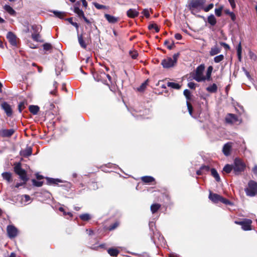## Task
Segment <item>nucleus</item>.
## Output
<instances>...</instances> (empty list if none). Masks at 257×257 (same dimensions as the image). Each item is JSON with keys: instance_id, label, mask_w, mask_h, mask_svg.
Masks as SVG:
<instances>
[{"instance_id": "f257e3e1", "label": "nucleus", "mask_w": 257, "mask_h": 257, "mask_svg": "<svg viewBox=\"0 0 257 257\" xmlns=\"http://www.w3.org/2000/svg\"><path fill=\"white\" fill-rule=\"evenodd\" d=\"M179 55V53H177L173 55V58L167 57L164 59L161 62V65L164 68H169L174 67L177 63Z\"/></svg>"}, {"instance_id": "f03ea898", "label": "nucleus", "mask_w": 257, "mask_h": 257, "mask_svg": "<svg viewBox=\"0 0 257 257\" xmlns=\"http://www.w3.org/2000/svg\"><path fill=\"white\" fill-rule=\"evenodd\" d=\"M205 66L201 64L196 69L193 78L197 82H201L206 80L205 76L203 75Z\"/></svg>"}, {"instance_id": "7ed1b4c3", "label": "nucleus", "mask_w": 257, "mask_h": 257, "mask_svg": "<svg viewBox=\"0 0 257 257\" xmlns=\"http://www.w3.org/2000/svg\"><path fill=\"white\" fill-rule=\"evenodd\" d=\"M14 171L19 176L21 180L24 182H27L29 179L27 177L26 172L22 168L21 164L20 163L15 164Z\"/></svg>"}, {"instance_id": "20e7f679", "label": "nucleus", "mask_w": 257, "mask_h": 257, "mask_svg": "<svg viewBox=\"0 0 257 257\" xmlns=\"http://www.w3.org/2000/svg\"><path fill=\"white\" fill-rule=\"evenodd\" d=\"M245 192L248 196L253 197L257 194V183L250 180L248 183V187L245 189Z\"/></svg>"}, {"instance_id": "39448f33", "label": "nucleus", "mask_w": 257, "mask_h": 257, "mask_svg": "<svg viewBox=\"0 0 257 257\" xmlns=\"http://www.w3.org/2000/svg\"><path fill=\"white\" fill-rule=\"evenodd\" d=\"M205 0H191L188 4V8L193 11L195 9L202 10Z\"/></svg>"}, {"instance_id": "423d86ee", "label": "nucleus", "mask_w": 257, "mask_h": 257, "mask_svg": "<svg viewBox=\"0 0 257 257\" xmlns=\"http://www.w3.org/2000/svg\"><path fill=\"white\" fill-rule=\"evenodd\" d=\"M235 223L241 226L242 229L244 230H251V224L252 221L249 219H244L242 221H235Z\"/></svg>"}, {"instance_id": "0eeeda50", "label": "nucleus", "mask_w": 257, "mask_h": 257, "mask_svg": "<svg viewBox=\"0 0 257 257\" xmlns=\"http://www.w3.org/2000/svg\"><path fill=\"white\" fill-rule=\"evenodd\" d=\"M233 168L235 174H237L244 170L245 165L240 159L236 158L234 160Z\"/></svg>"}, {"instance_id": "6e6552de", "label": "nucleus", "mask_w": 257, "mask_h": 257, "mask_svg": "<svg viewBox=\"0 0 257 257\" xmlns=\"http://www.w3.org/2000/svg\"><path fill=\"white\" fill-rule=\"evenodd\" d=\"M8 235L9 238H13L15 237L18 232L17 228L13 225H9L7 227Z\"/></svg>"}, {"instance_id": "1a4fd4ad", "label": "nucleus", "mask_w": 257, "mask_h": 257, "mask_svg": "<svg viewBox=\"0 0 257 257\" xmlns=\"http://www.w3.org/2000/svg\"><path fill=\"white\" fill-rule=\"evenodd\" d=\"M3 109L4 110L8 116H11L13 114V110L11 106L6 102H4L1 104Z\"/></svg>"}, {"instance_id": "9d476101", "label": "nucleus", "mask_w": 257, "mask_h": 257, "mask_svg": "<svg viewBox=\"0 0 257 257\" xmlns=\"http://www.w3.org/2000/svg\"><path fill=\"white\" fill-rule=\"evenodd\" d=\"M15 131L13 128L11 129H2L0 130V136L2 137H11L15 133Z\"/></svg>"}, {"instance_id": "9b49d317", "label": "nucleus", "mask_w": 257, "mask_h": 257, "mask_svg": "<svg viewBox=\"0 0 257 257\" xmlns=\"http://www.w3.org/2000/svg\"><path fill=\"white\" fill-rule=\"evenodd\" d=\"M74 12L75 14H76L77 15V16L79 17V18H82L83 19V20H84V21L89 24L91 23V22H90V21L89 20H88L84 16V12H83V11L82 10H80L79 8H77V7H74Z\"/></svg>"}, {"instance_id": "f8f14e48", "label": "nucleus", "mask_w": 257, "mask_h": 257, "mask_svg": "<svg viewBox=\"0 0 257 257\" xmlns=\"http://www.w3.org/2000/svg\"><path fill=\"white\" fill-rule=\"evenodd\" d=\"M226 122L229 123H233L237 121L238 119L236 115L229 113L225 117Z\"/></svg>"}, {"instance_id": "ddd939ff", "label": "nucleus", "mask_w": 257, "mask_h": 257, "mask_svg": "<svg viewBox=\"0 0 257 257\" xmlns=\"http://www.w3.org/2000/svg\"><path fill=\"white\" fill-rule=\"evenodd\" d=\"M232 143L228 142L225 144L222 149V152L224 155L228 156L230 155V151L232 148Z\"/></svg>"}, {"instance_id": "4468645a", "label": "nucleus", "mask_w": 257, "mask_h": 257, "mask_svg": "<svg viewBox=\"0 0 257 257\" xmlns=\"http://www.w3.org/2000/svg\"><path fill=\"white\" fill-rule=\"evenodd\" d=\"M7 38L12 45L16 46L17 45L16 37L12 32H8Z\"/></svg>"}, {"instance_id": "2eb2a0df", "label": "nucleus", "mask_w": 257, "mask_h": 257, "mask_svg": "<svg viewBox=\"0 0 257 257\" xmlns=\"http://www.w3.org/2000/svg\"><path fill=\"white\" fill-rule=\"evenodd\" d=\"M78 40L79 45L83 49H86L87 47V43H88V40H84L82 34L78 35Z\"/></svg>"}, {"instance_id": "dca6fc26", "label": "nucleus", "mask_w": 257, "mask_h": 257, "mask_svg": "<svg viewBox=\"0 0 257 257\" xmlns=\"http://www.w3.org/2000/svg\"><path fill=\"white\" fill-rule=\"evenodd\" d=\"M139 14V11L134 9H130L126 12L127 16L131 18H135L138 17Z\"/></svg>"}, {"instance_id": "f3484780", "label": "nucleus", "mask_w": 257, "mask_h": 257, "mask_svg": "<svg viewBox=\"0 0 257 257\" xmlns=\"http://www.w3.org/2000/svg\"><path fill=\"white\" fill-rule=\"evenodd\" d=\"M104 17L108 22V23L111 24L116 23L119 20L118 18L115 17L109 14H105Z\"/></svg>"}, {"instance_id": "a211bd4d", "label": "nucleus", "mask_w": 257, "mask_h": 257, "mask_svg": "<svg viewBox=\"0 0 257 257\" xmlns=\"http://www.w3.org/2000/svg\"><path fill=\"white\" fill-rule=\"evenodd\" d=\"M221 197V196L219 195L211 193H210L209 196V199L214 203H218V202H220Z\"/></svg>"}, {"instance_id": "6ab92c4d", "label": "nucleus", "mask_w": 257, "mask_h": 257, "mask_svg": "<svg viewBox=\"0 0 257 257\" xmlns=\"http://www.w3.org/2000/svg\"><path fill=\"white\" fill-rule=\"evenodd\" d=\"M32 149L31 147H27L21 152V155L24 157H27L32 155Z\"/></svg>"}, {"instance_id": "aec40b11", "label": "nucleus", "mask_w": 257, "mask_h": 257, "mask_svg": "<svg viewBox=\"0 0 257 257\" xmlns=\"http://www.w3.org/2000/svg\"><path fill=\"white\" fill-rule=\"evenodd\" d=\"M220 52L221 49L216 45L211 48L209 54L211 56H214L219 54Z\"/></svg>"}, {"instance_id": "412c9836", "label": "nucleus", "mask_w": 257, "mask_h": 257, "mask_svg": "<svg viewBox=\"0 0 257 257\" xmlns=\"http://www.w3.org/2000/svg\"><path fill=\"white\" fill-rule=\"evenodd\" d=\"M2 176L3 178L6 180L8 182L10 183L12 181V175L10 172H4L2 173Z\"/></svg>"}, {"instance_id": "4be33fe9", "label": "nucleus", "mask_w": 257, "mask_h": 257, "mask_svg": "<svg viewBox=\"0 0 257 257\" xmlns=\"http://www.w3.org/2000/svg\"><path fill=\"white\" fill-rule=\"evenodd\" d=\"M207 22L211 26H215L216 24V19L213 15H210L207 18Z\"/></svg>"}, {"instance_id": "5701e85b", "label": "nucleus", "mask_w": 257, "mask_h": 257, "mask_svg": "<svg viewBox=\"0 0 257 257\" xmlns=\"http://www.w3.org/2000/svg\"><path fill=\"white\" fill-rule=\"evenodd\" d=\"M210 171L211 175L215 178L216 181L219 182L220 181V178L216 169L212 168L211 169Z\"/></svg>"}, {"instance_id": "b1692460", "label": "nucleus", "mask_w": 257, "mask_h": 257, "mask_svg": "<svg viewBox=\"0 0 257 257\" xmlns=\"http://www.w3.org/2000/svg\"><path fill=\"white\" fill-rule=\"evenodd\" d=\"M4 9L12 16H15L16 14L15 11L9 5H5Z\"/></svg>"}, {"instance_id": "393cba45", "label": "nucleus", "mask_w": 257, "mask_h": 257, "mask_svg": "<svg viewBox=\"0 0 257 257\" xmlns=\"http://www.w3.org/2000/svg\"><path fill=\"white\" fill-rule=\"evenodd\" d=\"M29 110L32 114L36 115L39 110V107L37 105H30Z\"/></svg>"}, {"instance_id": "a878e982", "label": "nucleus", "mask_w": 257, "mask_h": 257, "mask_svg": "<svg viewBox=\"0 0 257 257\" xmlns=\"http://www.w3.org/2000/svg\"><path fill=\"white\" fill-rule=\"evenodd\" d=\"M47 181L48 184L50 185L58 184L59 182H62V181L58 179H53L50 178H47Z\"/></svg>"}, {"instance_id": "bb28decb", "label": "nucleus", "mask_w": 257, "mask_h": 257, "mask_svg": "<svg viewBox=\"0 0 257 257\" xmlns=\"http://www.w3.org/2000/svg\"><path fill=\"white\" fill-rule=\"evenodd\" d=\"M206 90L211 93H214L217 91V86L216 84L213 83L211 85L207 87Z\"/></svg>"}, {"instance_id": "cd10ccee", "label": "nucleus", "mask_w": 257, "mask_h": 257, "mask_svg": "<svg viewBox=\"0 0 257 257\" xmlns=\"http://www.w3.org/2000/svg\"><path fill=\"white\" fill-rule=\"evenodd\" d=\"M141 180L142 181L146 183H149L152 182L154 181L155 179L153 177L151 176H144L142 177L141 178Z\"/></svg>"}, {"instance_id": "c85d7f7f", "label": "nucleus", "mask_w": 257, "mask_h": 257, "mask_svg": "<svg viewBox=\"0 0 257 257\" xmlns=\"http://www.w3.org/2000/svg\"><path fill=\"white\" fill-rule=\"evenodd\" d=\"M108 253L112 256H116L119 253V251L116 248H109L107 250Z\"/></svg>"}, {"instance_id": "c756f323", "label": "nucleus", "mask_w": 257, "mask_h": 257, "mask_svg": "<svg viewBox=\"0 0 257 257\" xmlns=\"http://www.w3.org/2000/svg\"><path fill=\"white\" fill-rule=\"evenodd\" d=\"M148 29L150 30H154L155 32L157 33L159 31L160 29L159 28L157 24L155 23H151L148 26Z\"/></svg>"}, {"instance_id": "7c9ffc66", "label": "nucleus", "mask_w": 257, "mask_h": 257, "mask_svg": "<svg viewBox=\"0 0 257 257\" xmlns=\"http://www.w3.org/2000/svg\"><path fill=\"white\" fill-rule=\"evenodd\" d=\"M224 13L230 16L232 21H235L236 16L233 12H230L228 9H226L224 10Z\"/></svg>"}, {"instance_id": "2f4dec72", "label": "nucleus", "mask_w": 257, "mask_h": 257, "mask_svg": "<svg viewBox=\"0 0 257 257\" xmlns=\"http://www.w3.org/2000/svg\"><path fill=\"white\" fill-rule=\"evenodd\" d=\"M161 207V205L159 204H154L151 206V210L153 213L156 212L159 208Z\"/></svg>"}, {"instance_id": "473e14b6", "label": "nucleus", "mask_w": 257, "mask_h": 257, "mask_svg": "<svg viewBox=\"0 0 257 257\" xmlns=\"http://www.w3.org/2000/svg\"><path fill=\"white\" fill-rule=\"evenodd\" d=\"M167 86L168 87H170L171 88L176 89H179L180 88V85L179 84L175 83V82H168L167 83Z\"/></svg>"}, {"instance_id": "72a5a7b5", "label": "nucleus", "mask_w": 257, "mask_h": 257, "mask_svg": "<svg viewBox=\"0 0 257 257\" xmlns=\"http://www.w3.org/2000/svg\"><path fill=\"white\" fill-rule=\"evenodd\" d=\"M224 59V56L222 54L216 56L214 58V61L216 63H218L222 61Z\"/></svg>"}, {"instance_id": "f704fd0d", "label": "nucleus", "mask_w": 257, "mask_h": 257, "mask_svg": "<svg viewBox=\"0 0 257 257\" xmlns=\"http://www.w3.org/2000/svg\"><path fill=\"white\" fill-rule=\"evenodd\" d=\"M80 218L83 221H88L91 219L90 214L88 213H85L81 214L79 216Z\"/></svg>"}, {"instance_id": "c9c22d12", "label": "nucleus", "mask_w": 257, "mask_h": 257, "mask_svg": "<svg viewBox=\"0 0 257 257\" xmlns=\"http://www.w3.org/2000/svg\"><path fill=\"white\" fill-rule=\"evenodd\" d=\"M232 169H233V168L232 166L227 164L224 167L223 171L228 174L230 173Z\"/></svg>"}, {"instance_id": "e433bc0d", "label": "nucleus", "mask_w": 257, "mask_h": 257, "mask_svg": "<svg viewBox=\"0 0 257 257\" xmlns=\"http://www.w3.org/2000/svg\"><path fill=\"white\" fill-rule=\"evenodd\" d=\"M212 70H213L212 66H210L208 67L207 71L206 72V75L205 76L206 79L209 80L210 79Z\"/></svg>"}, {"instance_id": "4c0bfd02", "label": "nucleus", "mask_w": 257, "mask_h": 257, "mask_svg": "<svg viewBox=\"0 0 257 257\" xmlns=\"http://www.w3.org/2000/svg\"><path fill=\"white\" fill-rule=\"evenodd\" d=\"M27 102L25 101L21 102L18 105V109L20 112H21L23 109L25 107Z\"/></svg>"}, {"instance_id": "58836bf2", "label": "nucleus", "mask_w": 257, "mask_h": 257, "mask_svg": "<svg viewBox=\"0 0 257 257\" xmlns=\"http://www.w3.org/2000/svg\"><path fill=\"white\" fill-rule=\"evenodd\" d=\"M65 20H67L70 24L74 26L77 29H78V24L76 22H74L73 21L72 18H68L67 19H65Z\"/></svg>"}, {"instance_id": "ea45409f", "label": "nucleus", "mask_w": 257, "mask_h": 257, "mask_svg": "<svg viewBox=\"0 0 257 257\" xmlns=\"http://www.w3.org/2000/svg\"><path fill=\"white\" fill-rule=\"evenodd\" d=\"M32 28L35 33H39L41 30L40 26L33 25Z\"/></svg>"}, {"instance_id": "a19ab883", "label": "nucleus", "mask_w": 257, "mask_h": 257, "mask_svg": "<svg viewBox=\"0 0 257 257\" xmlns=\"http://www.w3.org/2000/svg\"><path fill=\"white\" fill-rule=\"evenodd\" d=\"M94 7L98 10H101V9H106V7L105 6L99 4L97 3H93Z\"/></svg>"}, {"instance_id": "79ce46f5", "label": "nucleus", "mask_w": 257, "mask_h": 257, "mask_svg": "<svg viewBox=\"0 0 257 257\" xmlns=\"http://www.w3.org/2000/svg\"><path fill=\"white\" fill-rule=\"evenodd\" d=\"M184 95L185 96L186 99L187 100H190L191 99V92L188 89H185L184 91Z\"/></svg>"}, {"instance_id": "37998d69", "label": "nucleus", "mask_w": 257, "mask_h": 257, "mask_svg": "<svg viewBox=\"0 0 257 257\" xmlns=\"http://www.w3.org/2000/svg\"><path fill=\"white\" fill-rule=\"evenodd\" d=\"M130 55L133 59H136L138 56V53L136 51H130Z\"/></svg>"}, {"instance_id": "c03bdc74", "label": "nucleus", "mask_w": 257, "mask_h": 257, "mask_svg": "<svg viewBox=\"0 0 257 257\" xmlns=\"http://www.w3.org/2000/svg\"><path fill=\"white\" fill-rule=\"evenodd\" d=\"M213 4H210L208 5L207 7H204L202 9L205 12H209L210 10H211L213 8Z\"/></svg>"}, {"instance_id": "a18cd8bd", "label": "nucleus", "mask_w": 257, "mask_h": 257, "mask_svg": "<svg viewBox=\"0 0 257 257\" xmlns=\"http://www.w3.org/2000/svg\"><path fill=\"white\" fill-rule=\"evenodd\" d=\"M147 85V81L144 82L142 84V85L138 88V91H143L146 87V86Z\"/></svg>"}, {"instance_id": "49530a36", "label": "nucleus", "mask_w": 257, "mask_h": 257, "mask_svg": "<svg viewBox=\"0 0 257 257\" xmlns=\"http://www.w3.org/2000/svg\"><path fill=\"white\" fill-rule=\"evenodd\" d=\"M53 13L56 17L60 18L61 19L63 18V17L64 16V13H61L57 11H54Z\"/></svg>"}, {"instance_id": "de8ad7c7", "label": "nucleus", "mask_w": 257, "mask_h": 257, "mask_svg": "<svg viewBox=\"0 0 257 257\" xmlns=\"http://www.w3.org/2000/svg\"><path fill=\"white\" fill-rule=\"evenodd\" d=\"M33 39L37 42L39 41L40 38V35L39 33H34L32 35Z\"/></svg>"}, {"instance_id": "09e8293b", "label": "nucleus", "mask_w": 257, "mask_h": 257, "mask_svg": "<svg viewBox=\"0 0 257 257\" xmlns=\"http://www.w3.org/2000/svg\"><path fill=\"white\" fill-rule=\"evenodd\" d=\"M222 10V7H220L218 9H216L215 10V15L218 17H220L221 16Z\"/></svg>"}, {"instance_id": "8fccbe9b", "label": "nucleus", "mask_w": 257, "mask_h": 257, "mask_svg": "<svg viewBox=\"0 0 257 257\" xmlns=\"http://www.w3.org/2000/svg\"><path fill=\"white\" fill-rule=\"evenodd\" d=\"M220 202L225 204H226V205H230L231 204V203L230 202V201H229L228 200L222 197L221 196V199H220Z\"/></svg>"}, {"instance_id": "3c124183", "label": "nucleus", "mask_w": 257, "mask_h": 257, "mask_svg": "<svg viewBox=\"0 0 257 257\" xmlns=\"http://www.w3.org/2000/svg\"><path fill=\"white\" fill-rule=\"evenodd\" d=\"M43 48L45 50L48 51L52 48V46L49 43H45L43 45Z\"/></svg>"}, {"instance_id": "603ef678", "label": "nucleus", "mask_w": 257, "mask_h": 257, "mask_svg": "<svg viewBox=\"0 0 257 257\" xmlns=\"http://www.w3.org/2000/svg\"><path fill=\"white\" fill-rule=\"evenodd\" d=\"M142 14L147 18L150 17V13L148 9H144L142 12Z\"/></svg>"}, {"instance_id": "864d4df0", "label": "nucleus", "mask_w": 257, "mask_h": 257, "mask_svg": "<svg viewBox=\"0 0 257 257\" xmlns=\"http://www.w3.org/2000/svg\"><path fill=\"white\" fill-rule=\"evenodd\" d=\"M187 107H188V109L189 112L190 114L191 115H192V111H193L192 106L191 104L190 103H189L188 102H187Z\"/></svg>"}, {"instance_id": "5fc2aeb1", "label": "nucleus", "mask_w": 257, "mask_h": 257, "mask_svg": "<svg viewBox=\"0 0 257 257\" xmlns=\"http://www.w3.org/2000/svg\"><path fill=\"white\" fill-rule=\"evenodd\" d=\"M55 70H56V75L57 76H58L60 74L61 72L63 71V69H62V68H61V67L60 68L59 66H57V67L55 69Z\"/></svg>"}, {"instance_id": "6e6d98bb", "label": "nucleus", "mask_w": 257, "mask_h": 257, "mask_svg": "<svg viewBox=\"0 0 257 257\" xmlns=\"http://www.w3.org/2000/svg\"><path fill=\"white\" fill-rule=\"evenodd\" d=\"M33 184L37 187H41L42 185V182L37 181L35 180H33Z\"/></svg>"}, {"instance_id": "4d7b16f0", "label": "nucleus", "mask_w": 257, "mask_h": 257, "mask_svg": "<svg viewBox=\"0 0 257 257\" xmlns=\"http://www.w3.org/2000/svg\"><path fill=\"white\" fill-rule=\"evenodd\" d=\"M231 8L234 9L236 8V4L234 0H228Z\"/></svg>"}, {"instance_id": "13d9d810", "label": "nucleus", "mask_w": 257, "mask_h": 257, "mask_svg": "<svg viewBox=\"0 0 257 257\" xmlns=\"http://www.w3.org/2000/svg\"><path fill=\"white\" fill-rule=\"evenodd\" d=\"M23 197L25 198V202L27 203L31 201V198L28 195H23Z\"/></svg>"}, {"instance_id": "bf43d9fd", "label": "nucleus", "mask_w": 257, "mask_h": 257, "mask_svg": "<svg viewBox=\"0 0 257 257\" xmlns=\"http://www.w3.org/2000/svg\"><path fill=\"white\" fill-rule=\"evenodd\" d=\"M236 50H237V53H241L242 48H241V45L240 42L238 44V45L236 48Z\"/></svg>"}, {"instance_id": "052dcab7", "label": "nucleus", "mask_w": 257, "mask_h": 257, "mask_svg": "<svg viewBox=\"0 0 257 257\" xmlns=\"http://www.w3.org/2000/svg\"><path fill=\"white\" fill-rule=\"evenodd\" d=\"M196 84L194 82H189L188 83V86L191 89H195Z\"/></svg>"}, {"instance_id": "680f3d73", "label": "nucleus", "mask_w": 257, "mask_h": 257, "mask_svg": "<svg viewBox=\"0 0 257 257\" xmlns=\"http://www.w3.org/2000/svg\"><path fill=\"white\" fill-rule=\"evenodd\" d=\"M27 182H24L23 181V182H22V183H18L16 184L15 185V187L16 188H19L20 186H22L24 185H25L26 183Z\"/></svg>"}, {"instance_id": "e2e57ef3", "label": "nucleus", "mask_w": 257, "mask_h": 257, "mask_svg": "<svg viewBox=\"0 0 257 257\" xmlns=\"http://www.w3.org/2000/svg\"><path fill=\"white\" fill-rule=\"evenodd\" d=\"M175 38L177 39V40H181L182 39V36L180 34H179V33H177L175 35Z\"/></svg>"}, {"instance_id": "0e129e2a", "label": "nucleus", "mask_w": 257, "mask_h": 257, "mask_svg": "<svg viewBox=\"0 0 257 257\" xmlns=\"http://www.w3.org/2000/svg\"><path fill=\"white\" fill-rule=\"evenodd\" d=\"M118 225V224L117 223H114L112 226H110V230H112L115 229Z\"/></svg>"}, {"instance_id": "69168bd1", "label": "nucleus", "mask_w": 257, "mask_h": 257, "mask_svg": "<svg viewBox=\"0 0 257 257\" xmlns=\"http://www.w3.org/2000/svg\"><path fill=\"white\" fill-rule=\"evenodd\" d=\"M220 44H221V46H223L225 48H227V49H229V46H228V45L226 44L225 43L221 42L220 43Z\"/></svg>"}, {"instance_id": "338daca9", "label": "nucleus", "mask_w": 257, "mask_h": 257, "mask_svg": "<svg viewBox=\"0 0 257 257\" xmlns=\"http://www.w3.org/2000/svg\"><path fill=\"white\" fill-rule=\"evenodd\" d=\"M71 186V184L70 182L65 181V189L66 188H70Z\"/></svg>"}, {"instance_id": "774afa93", "label": "nucleus", "mask_w": 257, "mask_h": 257, "mask_svg": "<svg viewBox=\"0 0 257 257\" xmlns=\"http://www.w3.org/2000/svg\"><path fill=\"white\" fill-rule=\"evenodd\" d=\"M252 171L254 174L257 175V166H255L252 169Z\"/></svg>"}]
</instances>
